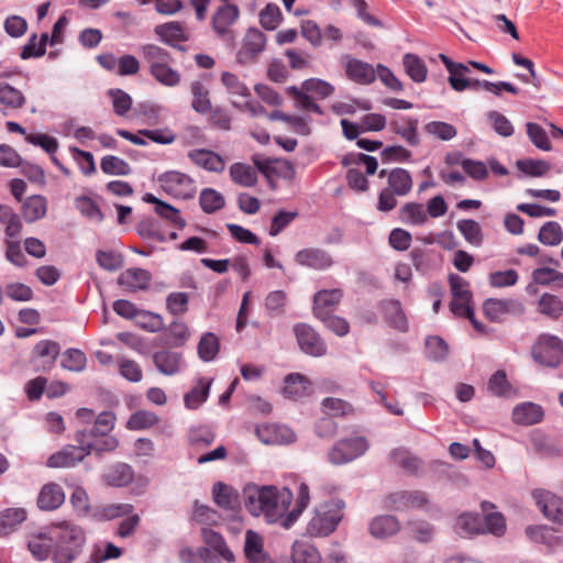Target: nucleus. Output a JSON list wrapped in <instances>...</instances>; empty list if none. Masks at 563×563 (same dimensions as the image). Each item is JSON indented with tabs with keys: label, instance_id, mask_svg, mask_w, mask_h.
Listing matches in <instances>:
<instances>
[{
	"label": "nucleus",
	"instance_id": "nucleus-56",
	"mask_svg": "<svg viewBox=\"0 0 563 563\" xmlns=\"http://www.w3.org/2000/svg\"><path fill=\"white\" fill-rule=\"evenodd\" d=\"M158 421V416L153 411L137 410L130 416L126 428L129 430H143L155 426Z\"/></svg>",
	"mask_w": 563,
	"mask_h": 563
},
{
	"label": "nucleus",
	"instance_id": "nucleus-41",
	"mask_svg": "<svg viewBox=\"0 0 563 563\" xmlns=\"http://www.w3.org/2000/svg\"><path fill=\"white\" fill-rule=\"evenodd\" d=\"M214 503L227 510H234L239 506V494L230 485L218 482L212 488Z\"/></svg>",
	"mask_w": 563,
	"mask_h": 563
},
{
	"label": "nucleus",
	"instance_id": "nucleus-47",
	"mask_svg": "<svg viewBox=\"0 0 563 563\" xmlns=\"http://www.w3.org/2000/svg\"><path fill=\"white\" fill-rule=\"evenodd\" d=\"M291 560L292 563H320L321 555L313 544L296 541L292 545Z\"/></svg>",
	"mask_w": 563,
	"mask_h": 563
},
{
	"label": "nucleus",
	"instance_id": "nucleus-11",
	"mask_svg": "<svg viewBox=\"0 0 563 563\" xmlns=\"http://www.w3.org/2000/svg\"><path fill=\"white\" fill-rule=\"evenodd\" d=\"M294 334L303 353L313 357H320L327 353V345L311 325L297 323L294 325Z\"/></svg>",
	"mask_w": 563,
	"mask_h": 563
},
{
	"label": "nucleus",
	"instance_id": "nucleus-36",
	"mask_svg": "<svg viewBox=\"0 0 563 563\" xmlns=\"http://www.w3.org/2000/svg\"><path fill=\"white\" fill-rule=\"evenodd\" d=\"M134 507L131 504H107L92 509L91 517L97 521H108L129 516Z\"/></svg>",
	"mask_w": 563,
	"mask_h": 563
},
{
	"label": "nucleus",
	"instance_id": "nucleus-63",
	"mask_svg": "<svg viewBox=\"0 0 563 563\" xmlns=\"http://www.w3.org/2000/svg\"><path fill=\"white\" fill-rule=\"evenodd\" d=\"M457 229L468 243L476 246L482 243V229L475 220H461L457 222Z\"/></svg>",
	"mask_w": 563,
	"mask_h": 563
},
{
	"label": "nucleus",
	"instance_id": "nucleus-57",
	"mask_svg": "<svg viewBox=\"0 0 563 563\" xmlns=\"http://www.w3.org/2000/svg\"><path fill=\"white\" fill-rule=\"evenodd\" d=\"M538 240L544 245H559L563 240L561 225L555 221L544 223L539 231Z\"/></svg>",
	"mask_w": 563,
	"mask_h": 563
},
{
	"label": "nucleus",
	"instance_id": "nucleus-17",
	"mask_svg": "<svg viewBox=\"0 0 563 563\" xmlns=\"http://www.w3.org/2000/svg\"><path fill=\"white\" fill-rule=\"evenodd\" d=\"M483 310L490 321L497 322L501 321L507 313H523L525 307L520 301L515 299L489 298L484 302Z\"/></svg>",
	"mask_w": 563,
	"mask_h": 563
},
{
	"label": "nucleus",
	"instance_id": "nucleus-2",
	"mask_svg": "<svg viewBox=\"0 0 563 563\" xmlns=\"http://www.w3.org/2000/svg\"><path fill=\"white\" fill-rule=\"evenodd\" d=\"M48 529V538L54 547V563H71L85 543L84 530L71 521L53 522Z\"/></svg>",
	"mask_w": 563,
	"mask_h": 563
},
{
	"label": "nucleus",
	"instance_id": "nucleus-48",
	"mask_svg": "<svg viewBox=\"0 0 563 563\" xmlns=\"http://www.w3.org/2000/svg\"><path fill=\"white\" fill-rule=\"evenodd\" d=\"M190 338L188 325L181 320L173 321L167 328L165 344L172 347H181Z\"/></svg>",
	"mask_w": 563,
	"mask_h": 563
},
{
	"label": "nucleus",
	"instance_id": "nucleus-29",
	"mask_svg": "<svg viewBox=\"0 0 563 563\" xmlns=\"http://www.w3.org/2000/svg\"><path fill=\"white\" fill-rule=\"evenodd\" d=\"M103 481L112 487H124L134 479L133 468L122 462L110 465L102 475Z\"/></svg>",
	"mask_w": 563,
	"mask_h": 563
},
{
	"label": "nucleus",
	"instance_id": "nucleus-58",
	"mask_svg": "<svg viewBox=\"0 0 563 563\" xmlns=\"http://www.w3.org/2000/svg\"><path fill=\"white\" fill-rule=\"evenodd\" d=\"M115 415L111 411H103L98 415L95 420L93 427L87 432V435L91 437H104L108 435L115 426Z\"/></svg>",
	"mask_w": 563,
	"mask_h": 563
},
{
	"label": "nucleus",
	"instance_id": "nucleus-28",
	"mask_svg": "<svg viewBox=\"0 0 563 563\" xmlns=\"http://www.w3.org/2000/svg\"><path fill=\"white\" fill-rule=\"evenodd\" d=\"M419 121L412 117H405L400 120H395L389 123L390 130L399 135L410 146H418L420 144V136L418 133Z\"/></svg>",
	"mask_w": 563,
	"mask_h": 563
},
{
	"label": "nucleus",
	"instance_id": "nucleus-42",
	"mask_svg": "<svg viewBox=\"0 0 563 563\" xmlns=\"http://www.w3.org/2000/svg\"><path fill=\"white\" fill-rule=\"evenodd\" d=\"M412 178L410 173L404 168H394L388 174V189H391L399 197L407 196L412 189Z\"/></svg>",
	"mask_w": 563,
	"mask_h": 563
},
{
	"label": "nucleus",
	"instance_id": "nucleus-61",
	"mask_svg": "<svg viewBox=\"0 0 563 563\" xmlns=\"http://www.w3.org/2000/svg\"><path fill=\"white\" fill-rule=\"evenodd\" d=\"M424 131L441 141H450L457 134L455 126L444 121L428 122L424 125Z\"/></svg>",
	"mask_w": 563,
	"mask_h": 563
},
{
	"label": "nucleus",
	"instance_id": "nucleus-10",
	"mask_svg": "<svg viewBox=\"0 0 563 563\" xmlns=\"http://www.w3.org/2000/svg\"><path fill=\"white\" fill-rule=\"evenodd\" d=\"M265 45V34L258 29H249L243 37L240 49L236 52V62L243 66L255 63L264 51Z\"/></svg>",
	"mask_w": 563,
	"mask_h": 563
},
{
	"label": "nucleus",
	"instance_id": "nucleus-60",
	"mask_svg": "<svg viewBox=\"0 0 563 563\" xmlns=\"http://www.w3.org/2000/svg\"><path fill=\"white\" fill-rule=\"evenodd\" d=\"M516 165L520 172L531 177H541L551 168L548 162L532 158L519 159Z\"/></svg>",
	"mask_w": 563,
	"mask_h": 563
},
{
	"label": "nucleus",
	"instance_id": "nucleus-27",
	"mask_svg": "<svg viewBox=\"0 0 563 563\" xmlns=\"http://www.w3.org/2000/svg\"><path fill=\"white\" fill-rule=\"evenodd\" d=\"M255 166L264 174H274L285 180H294L296 177V168L291 162L287 159H254Z\"/></svg>",
	"mask_w": 563,
	"mask_h": 563
},
{
	"label": "nucleus",
	"instance_id": "nucleus-59",
	"mask_svg": "<svg viewBox=\"0 0 563 563\" xmlns=\"http://www.w3.org/2000/svg\"><path fill=\"white\" fill-rule=\"evenodd\" d=\"M87 357L78 349H68L63 354L62 366L70 372H82L86 368Z\"/></svg>",
	"mask_w": 563,
	"mask_h": 563
},
{
	"label": "nucleus",
	"instance_id": "nucleus-40",
	"mask_svg": "<svg viewBox=\"0 0 563 563\" xmlns=\"http://www.w3.org/2000/svg\"><path fill=\"white\" fill-rule=\"evenodd\" d=\"M382 308L387 322L395 329L405 332L408 330V321L399 300L390 299L382 302Z\"/></svg>",
	"mask_w": 563,
	"mask_h": 563
},
{
	"label": "nucleus",
	"instance_id": "nucleus-55",
	"mask_svg": "<svg viewBox=\"0 0 563 563\" xmlns=\"http://www.w3.org/2000/svg\"><path fill=\"white\" fill-rule=\"evenodd\" d=\"M26 519L23 508H8L0 512V533H8Z\"/></svg>",
	"mask_w": 563,
	"mask_h": 563
},
{
	"label": "nucleus",
	"instance_id": "nucleus-22",
	"mask_svg": "<svg viewBox=\"0 0 563 563\" xmlns=\"http://www.w3.org/2000/svg\"><path fill=\"white\" fill-rule=\"evenodd\" d=\"M240 10L238 5L224 3L220 5L212 15V29L220 37H225L230 33V27L239 19Z\"/></svg>",
	"mask_w": 563,
	"mask_h": 563
},
{
	"label": "nucleus",
	"instance_id": "nucleus-30",
	"mask_svg": "<svg viewBox=\"0 0 563 563\" xmlns=\"http://www.w3.org/2000/svg\"><path fill=\"white\" fill-rule=\"evenodd\" d=\"M49 537V529L46 527L43 531L32 534L27 541V548L33 558L37 561H45L49 555L53 556L54 547Z\"/></svg>",
	"mask_w": 563,
	"mask_h": 563
},
{
	"label": "nucleus",
	"instance_id": "nucleus-7",
	"mask_svg": "<svg viewBox=\"0 0 563 563\" xmlns=\"http://www.w3.org/2000/svg\"><path fill=\"white\" fill-rule=\"evenodd\" d=\"M368 446L364 437L341 439L329 450L328 460L333 465L346 464L365 454Z\"/></svg>",
	"mask_w": 563,
	"mask_h": 563
},
{
	"label": "nucleus",
	"instance_id": "nucleus-37",
	"mask_svg": "<svg viewBox=\"0 0 563 563\" xmlns=\"http://www.w3.org/2000/svg\"><path fill=\"white\" fill-rule=\"evenodd\" d=\"M21 212L26 222L37 221L47 212V199L41 195H33L22 203Z\"/></svg>",
	"mask_w": 563,
	"mask_h": 563
},
{
	"label": "nucleus",
	"instance_id": "nucleus-15",
	"mask_svg": "<svg viewBox=\"0 0 563 563\" xmlns=\"http://www.w3.org/2000/svg\"><path fill=\"white\" fill-rule=\"evenodd\" d=\"M341 65L344 67L347 78L357 84L368 85L376 78L375 70L371 64L356 59L351 55H343L341 57Z\"/></svg>",
	"mask_w": 563,
	"mask_h": 563
},
{
	"label": "nucleus",
	"instance_id": "nucleus-64",
	"mask_svg": "<svg viewBox=\"0 0 563 563\" xmlns=\"http://www.w3.org/2000/svg\"><path fill=\"white\" fill-rule=\"evenodd\" d=\"M96 261L98 265L109 272H115L123 266V257L114 251H97Z\"/></svg>",
	"mask_w": 563,
	"mask_h": 563
},
{
	"label": "nucleus",
	"instance_id": "nucleus-23",
	"mask_svg": "<svg viewBox=\"0 0 563 563\" xmlns=\"http://www.w3.org/2000/svg\"><path fill=\"white\" fill-rule=\"evenodd\" d=\"M243 551L249 563H274L264 551V540L262 536L253 530L245 532Z\"/></svg>",
	"mask_w": 563,
	"mask_h": 563
},
{
	"label": "nucleus",
	"instance_id": "nucleus-5",
	"mask_svg": "<svg viewBox=\"0 0 563 563\" xmlns=\"http://www.w3.org/2000/svg\"><path fill=\"white\" fill-rule=\"evenodd\" d=\"M333 91L334 87L331 84L319 78L307 79L301 84V87L289 86L286 88V92L292 98L296 108L318 114H323V111L309 93L324 99L331 96Z\"/></svg>",
	"mask_w": 563,
	"mask_h": 563
},
{
	"label": "nucleus",
	"instance_id": "nucleus-13",
	"mask_svg": "<svg viewBox=\"0 0 563 563\" xmlns=\"http://www.w3.org/2000/svg\"><path fill=\"white\" fill-rule=\"evenodd\" d=\"M152 358L156 369L165 376L177 375L186 366L183 353L169 349L154 352Z\"/></svg>",
	"mask_w": 563,
	"mask_h": 563
},
{
	"label": "nucleus",
	"instance_id": "nucleus-3",
	"mask_svg": "<svg viewBox=\"0 0 563 563\" xmlns=\"http://www.w3.org/2000/svg\"><path fill=\"white\" fill-rule=\"evenodd\" d=\"M345 503L334 498L316 506L313 515L307 523L306 531L310 537H328L333 533L344 517Z\"/></svg>",
	"mask_w": 563,
	"mask_h": 563
},
{
	"label": "nucleus",
	"instance_id": "nucleus-24",
	"mask_svg": "<svg viewBox=\"0 0 563 563\" xmlns=\"http://www.w3.org/2000/svg\"><path fill=\"white\" fill-rule=\"evenodd\" d=\"M553 283L560 287L563 286V273L550 267H539L533 269L531 282L527 285L526 291L534 296L539 292V286H549Z\"/></svg>",
	"mask_w": 563,
	"mask_h": 563
},
{
	"label": "nucleus",
	"instance_id": "nucleus-32",
	"mask_svg": "<svg viewBox=\"0 0 563 563\" xmlns=\"http://www.w3.org/2000/svg\"><path fill=\"white\" fill-rule=\"evenodd\" d=\"M368 530L374 538L386 539L400 530V522L395 516L382 515L371 521Z\"/></svg>",
	"mask_w": 563,
	"mask_h": 563
},
{
	"label": "nucleus",
	"instance_id": "nucleus-25",
	"mask_svg": "<svg viewBox=\"0 0 563 563\" xmlns=\"http://www.w3.org/2000/svg\"><path fill=\"white\" fill-rule=\"evenodd\" d=\"M343 292L340 288L319 290L313 296V314L317 318L324 317L339 305Z\"/></svg>",
	"mask_w": 563,
	"mask_h": 563
},
{
	"label": "nucleus",
	"instance_id": "nucleus-16",
	"mask_svg": "<svg viewBox=\"0 0 563 563\" xmlns=\"http://www.w3.org/2000/svg\"><path fill=\"white\" fill-rule=\"evenodd\" d=\"M532 497L543 515L555 522H563V500L543 489L532 492Z\"/></svg>",
	"mask_w": 563,
	"mask_h": 563
},
{
	"label": "nucleus",
	"instance_id": "nucleus-62",
	"mask_svg": "<svg viewBox=\"0 0 563 563\" xmlns=\"http://www.w3.org/2000/svg\"><path fill=\"white\" fill-rule=\"evenodd\" d=\"M155 33L167 44L185 40L183 26L178 22H168L157 25Z\"/></svg>",
	"mask_w": 563,
	"mask_h": 563
},
{
	"label": "nucleus",
	"instance_id": "nucleus-33",
	"mask_svg": "<svg viewBox=\"0 0 563 563\" xmlns=\"http://www.w3.org/2000/svg\"><path fill=\"white\" fill-rule=\"evenodd\" d=\"M201 537L207 545L206 548H208L210 552H216L228 563H233L235 561L233 552L228 548L223 537L219 532L209 528H202Z\"/></svg>",
	"mask_w": 563,
	"mask_h": 563
},
{
	"label": "nucleus",
	"instance_id": "nucleus-9",
	"mask_svg": "<svg viewBox=\"0 0 563 563\" xmlns=\"http://www.w3.org/2000/svg\"><path fill=\"white\" fill-rule=\"evenodd\" d=\"M161 187L165 192L180 199H190L196 194L195 181L188 175L169 170L158 177Z\"/></svg>",
	"mask_w": 563,
	"mask_h": 563
},
{
	"label": "nucleus",
	"instance_id": "nucleus-12",
	"mask_svg": "<svg viewBox=\"0 0 563 563\" xmlns=\"http://www.w3.org/2000/svg\"><path fill=\"white\" fill-rule=\"evenodd\" d=\"M60 346L52 340H42L35 344L31 355V364L36 372L49 371L59 355Z\"/></svg>",
	"mask_w": 563,
	"mask_h": 563
},
{
	"label": "nucleus",
	"instance_id": "nucleus-20",
	"mask_svg": "<svg viewBox=\"0 0 563 563\" xmlns=\"http://www.w3.org/2000/svg\"><path fill=\"white\" fill-rule=\"evenodd\" d=\"M415 269L421 275H428L441 263V255L433 249L415 246L409 253Z\"/></svg>",
	"mask_w": 563,
	"mask_h": 563
},
{
	"label": "nucleus",
	"instance_id": "nucleus-31",
	"mask_svg": "<svg viewBox=\"0 0 563 563\" xmlns=\"http://www.w3.org/2000/svg\"><path fill=\"white\" fill-rule=\"evenodd\" d=\"M65 501V494L60 485L45 484L37 497V506L42 510H55Z\"/></svg>",
	"mask_w": 563,
	"mask_h": 563
},
{
	"label": "nucleus",
	"instance_id": "nucleus-44",
	"mask_svg": "<svg viewBox=\"0 0 563 563\" xmlns=\"http://www.w3.org/2000/svg\"><path fill=\"white\" fill-rule=\"evenodd\" d=\"M230 177L232 181L242 187H253L257 183L256 169L244 163H234L230 166Z\"/></svg>",
	"mask_w": 563,
	"mask_h": 563
},
{
	"label": "nucleus",
	"instance_id": "nucleus-14",
	"mask_svg": "<svg viewBox=\"0 0 563 563\" xmlns=\"http://www.w3.org/2000/svg\"><path fill=\"white\" fill-rule=\"evenodd\" d=\"M430 500L428 495L420 490H402L390 494L387 498V506L395 510L407 508L428 509Z\"/></svg>",
	"mask_w": 563,
	"mask_h": 563
},
{
	"label": "nucleus",
	"instance_id": "nucleus-46",
	"mask_svg": "<svg viewBox=\"0 0 563 563\" xmlns=\"http://www.w3.org/2000/svg\"><path fill=\"white\" fill-rule=\"evenodd\" d=\"M454 529L461 537L483 533V517L475 514L461 515L454 525Z\"/></svg>",
	"mask_w": 563,
	"mask_h": 563
},
{
	"label": "nucleus",
	"instance_id": "nucleus-35",
	"mask_svg": "<svg viewBox=\"0 0 563 563\" xmlns=\"http://www.w3.org/2000/svg\"><path fill=\"white\" fill-rule=\"evenodd\" d=\"M143 200L147 203L155 205V212L159 217L168 220L170 223L178 227L179 229H183L186 227V221L180 216L179 210L174 208L169 203L159 200L152 194H145V196L143 197Z\"/></svg>",
	"mask_w": 563,
	"mask_h": 563
},
{
	"label": "nucleus",
	"instance_id": "nucleus-52",
	"mask_svg": "<svg viewBox=\"0 0 563 563\" xmlns=\"http://www.w3.org/2000/svg\"><path fill=\"white\" fill-rule=\"evenodd\" d=\"M190 90L192 93V109L201 114L208 113L211 111V101L209 98V90L205 87V85L200 81H194L190 86Z\"/></svg>",
	"mask_w": 563,
	"mask_h": 563
},
{
	"label": "nucleus",
	"instance_id": "nucleus-38",
	"mask_svg": "<svg viewBox=\"0 0 563 563\" xmlns=\"http://www.w3.org/2000/svg\"><path fill=\"white\" fill-rule=\"evenodd\" d=\"M542 418V408L533 402H523L512 410V420L519 424L531 426L540 422Z\"/></svg>",
	"mask_w": 563,
	"mask_h": 563
},
{
	"label": "nucleus",
	"instance_id": "nucleus-4",
	"mask_svg": "<svg viewBox=\"0 0 563 563\" xmlns=\"http://www.w3.org/2000/svg\"><path fill=\"white\" fill-rule=\"evenodd\" d=\"M141 54L150 65V74L163 86L175 87L180 82V74L172 67L173 57L168 51L155 44H145Z\"/></svg>",
	"mask_w": 563,
	"mask_h": 563
},
{
	"label": "nucleus",
	"instance_id": "nucleus-18",
	"mask_svg": "<svg viewBox=\"0 0 563 563\" xmlns=\"http://www.w3.org/2000/svg\"><path fill=\"white\" fill-rule=\"evenodd\" d=\"M256 434L265 444H289L296 440V434L289 427L277 423L257 427Z\"/></svg>",
	"mask_w": 563,
	"mask_h": 563
},
{
	"label": "nucleus",
	"instance_id": "nucleus-51",
	"mask_svg": "<svg viewBox=\"0 0 563 563\" xmlns=\"http://www.w3.org/2000/svg\"><path fill=\"white\" fill-rule=\"evenodd\" d=\"M220 350L218 336L212 332L202 334L198 343V355L203 362H211L216 358Z\"/></svg>",
	"mask_w": 563,
	"mask_h": 563
},
{
	"label": "nucleus",
	"instance_id": "nucleus-50",
	"mask_svg": "<svg viewBox=\"0 0 563 563\" xmlns=\"http://www.w3.org/2000/svg\"><path fill=\"white\" fill-rule=\"evenodd\" d=\"M100 168L106 175L128 176L132 173V167L123 158L114 155H106L100 161Z\"/></svg>",
	"mask_w": 563,
	"mask_h": 563
},
{
	"label": "nucleus",
	"instance_id": "nucleus-21",
	"mask_svg": "<svg viewBox=\"0 0 563 563\" xmlns=\"http://www.w3.org/2000/svg\"><path fill=\"white\" fill-rule=\"evenodd\" d=\"M25 95L7 81L0 82V110L4 115L15 113L26 104Z\"/></svg>",
	"mask_w": 563,
	"mask_h": 563
},
{
	"label": "nucleus",
	"instance_id": "nucleus-26",
	"mask_svg": "<svg viewBox=\"0 0 563 563\" xmlns=\"http://www.w3.org/2000/svg\"><path fill=\"white\" fill-rule=\"evenodd\" d=\"M189 159L197 166L212 173H222L225 168L224 159L217 153L196 148L188 153Z\"/></svg>",
	"mask_w": 563,
	"mask_h": 563
},
{
	"label": "nucleus",
	"instance_id": "nucleus-43",
	"mask_svg": "<svg viewBox=\"0 0 563 563\" xmlns=\"http://www.w3.org/2000/svg\"><path fill=\"white\" fill-rule=\"evenodd\" d=\"M151 280V275L142 268H129L119 276V284L131 290L145 289Z\"/></svg>",
	"mask_w": 563,
	"mask_h": 563
},
{
	"label": "nucleus",
	"instance_id": "nucleus-39",
	"mask_svg": "<svg viewBox=\"0 0 563 563\" xmlns=\"http://www.w3.org/2000/svg\"><path fill=\"white\" fill-rule=\"evenodd\" d=\"M212 378L201 377L190 391L185 394L184 402L188 409H198L209 397Z\"/></svg>",
	"mask_w": 563,
	"mask_h": 563
},
{
	"label": "nucleus",
	"instance_id": "nucleus-1",
	"mask_svg": "<svg viewBox=\"0 0 563 563\" xmlns=\"http://www.w3.org/2000/svg\"><path fill=\"white\" fill-rule=\"evenodd\" d=\"M242 498L251 516L263 517L267 523L280 521L286 529L298 520L310 503L309 487L306 483L299 485L296 505L289 512L287 511L294 495L287 487L247 483L243 487Z\"/></svg>",
	"mask_w": 563,
	"mask_h": 563
},
{
	"label": "nucleus",
	"instance_id": "nucleus-8",
	"mask_svg": "<svg viewBox=\"0 0 563 563\" xmlns=\"http://www.w3.org/2000/svg\"><path fill=\"white\" fill-rule=\"evenodd\" d=\"M85 438H87L86 430L77 431L76 441L79 445H67L60 451L52 454L47 460V466L53 468L71 467L82 461L87 455H89V450L85 446Z\"/></svg>",
	"mask_w": 563,
	"mask_h": 563
},
{
	"label": "nucleus",
	"instance_id": "nucleus-6",
	"mask_svg": "<svg viewBox=\"0 0 563 563\" xmlns=\"http://www.w3.org/2000/svg\"><path fill=\"white\" fill-rule=\"evenodd\" d=\"M531 354L540 365L555 368L563 363V340L549 333L540 334Z\"/></svg>",
	"mask_w": 563,
	"mask_h": 563
},
{
	"label": "nucleus",
	"instance_id": "nucleus-53",
	"mask_svg": "<svg viewBox=\"0 0 563 563\" xmlns=\"http://www.w3.org/2000/svg\"><path fill=\"white\" fill-rule=\"evenodd\" d=\"M200 207L206 213H213L225 205L224 197L213 188H205L199 197Z\"/></svg>",
	"mask_w": 563,
	"mask_h": 563
},
{
	"label": "nucleus",
	"instance_id": "nucleus-34",
	"mask_svg": "<svg viewBox=\"0 0 563 563\" xmlns=\"http://www.w3.org/2000/svg\"><path fill=\"white\" fill-rule=\"evenodd\" d=\"M311 383L298 373L289 374L285 378L284 395L292 400H299L310 395Z\"/></svg>",
	"mask_w": 563,
	"mask_h": 563
},
{
	"label": "nucleus",
	"instance_id": "nucleus-45",
	"mask_svg": "<svg viewBox=\"0 0 563 563\" xmlns=\"http://www.w3.org/2000/svg\"><path fill=\"white\" fill-rule=\"evenodd\" d=\"M399 220L408 225H423L428 221V213L418 202H407L399 209Z\"/></svg>",
	"mask_w": 563,
	"mask_h": 563
},
{
	"label": "nucleus",
	"instance_id": "nucleus-49",
	"mask_svg": "<svg viewBox=\"0 0 563 563\" xmlns=\"http://www.w3.org/2000/svg\"><path fill=\"white\" fill-rule=\"evenodd\" d=\"M538 311L542 316L556 320L563 313V301L558 296L544 292L539 298Z\"/></svg>",
	"mask_w": 563,
	"mask_h": 563
},
{
	"label": "nucleus",
	"instance_id": "nucleus-54",
	"mask_svg": "<svg viewBox=\"0 0 563 563\" xmlns=\"http://www.w3.org/2000/svg\"><path fill=\"white\" fill-rule=\"evenodd\" d=\"M404 67L408 76L416 82H422L427 78V67L417 55L408 53L404 56Z\"/></svg>",
	"mask_w": 563,
	"mask_h": 563
},
{
	"label": "nucleus",
	"instance_id": "nucleus-19",
	"mask_svg": "<svg viewBox=\"0 0 563 563\" xmlns=\"http://www.w3.org/2000/svg\"><path fill=\"white\" fill-rule=\"evenodd\" d=\"M295 262L316 271H323L333 265L331 255L319 247H306L298 251L295 255Z\"/></svg>",
	"mask_w": 563,
	"mask_h": 563
}]
</instances>
